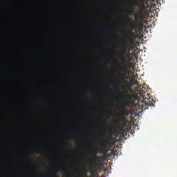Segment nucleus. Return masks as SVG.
<instances>
[{
    "mask_svg": "<svg viewBox=\"0 0 177 177\" xmlns=\"http://www.w3.org/2000/svg\"><path fill=\"white\" fill-rule=\"evenodd\" d=\"M132 48H133V46H131V44H124L123 46L124 52H122V56H120V58L121 59L122 64H124V67L122 68V69L124 71V72H128V69L126 67L127 60L126 59H124V57L129 56V53H127V50H128V52H131V50H132Z\"/></svg>",
    "mask_w": 177,
    "mask_h": 177,
    "instance_id": "obj_1",
    "label": "nucleus"
},
{
    "mask_svg": "<svg viewBox=\"0 0 177 177\" xmlns=\"http://www.w3.org/2000/svg\"><path fill=\"white\" fill-rule=\"evenodd\" d=\"M132 86H137L136 87V90H139V93L140 95V96L143 98V99H146V94H147V91H146V88L145 87H142L141 84H139V82L138 81V80H136V76L133 75V78H132Z\"/></svg>",
    "mask_w": 177,
    "mask_h": 177,
    "instance_id": "obj_2",
    "label": "nucleus"
},
{
    "mask_svg": "<svg viewBox=\"0 0 177 177\" xmlns=\"http://www.w3.org/2000/svg\"><path fill=\"white\" fill-rule=\"evenodd\" d=\"M126 15L127 18V22H129V24H131V30L133 31V30H136L137 28L136 24H135L134 21H133L131 18H129V17H131L132 15L131 10H127Z\"/></svg>",
    "mask_w": 177,
    "mask_h": 177,
    "instance_id": "obj_3",
    "label": "nucleus"
},
{
    "mask_svg": "<svg viewBox=\"0 0 177 177\" xmlns=\"http://www.w3.org/2000/svg\"><path fill=\"white\" fill-rule=\"evenodd\" d=\"M117 136H122L123 137L127 136V130H124V128H118L117 133H116Z\"/></svg>",
    "mask_w": 177,
    "mask_h": 177,
    "instance_id": "obj_4",
    "label": "nucleus"
},
{
    "mask_svg": "<svg viewBox=\"0 0 177 177\" xmlns=\"http://www.w3.org/2000/svg\"><path fill=\"white\" fill-rule=\"evenodd\" d=\"M148 0H141V5H140V8H141V10L142 12H146L147 8H149V5H147L145 6V3H147Z\"/></svg>",
    "mask_w": 177,
    "mask_h": 177,
    "instance_id": "obj_5",
    "label": "nucleus"
},
{
    "mask_svg": "<svg viewBox=\"0 0 177 177\" xmlns=\"http://www.w3.org/2000/svg\"><path fill=\"white\" fill-rule=\"evenodd\" d=\"M124 84L122 90L125 93H128L129 91V88H130L129 84H128V82H127L126 81H124Z\"/></svg>",
    "mask_w": 177,
    "mask_h": 177,
    "instance_id": "obj_6",
    "label": "nucleus"
},
{
    "mask_svg": "<svg viewBox=\"0 0 177 177\" xmlns=\"http://www.w3.org/2000/svg\"><path fill=\"white\" fill-rule=\"evenodd\" d=\"M99 159L100 156H97L95 153H92V155H91L90 161L99 160Z\"/></svg>",
    "mask_w": 177,
    "mask_h": 177,
    "instance_id": "obj_7",
    "label": "nucleus"
},
{
    "mask_svg": "<svg viewBox=\"0 0 177 177\" xmlns=\"http://www.w3.org/2000/svg\"><path fill=\"white\" fill-rule=\"evenodd\" d=\"M108 150L106 147H98L96 150V153H107Z\"/></svg>",
    "mask_w": 177,
    "mask_h": 177,
    "instance_id": "obj_8",
    "label": "nucleus"
},
{
    "mask_svg": "<svg viewBox=\"0 0 177 177\" xmlns=\"http://www.w3.org/2000/svg\"><path fill=\"white\" fill-rule=\"evenodd\" d=\"M125 37L127 38H129V40L133 41L134 40V37L133 32H127L125 34Z\"/></svg>",
    "mask_w": 177,
    "mask_h": 177,
    "instance_id": "obj_9",
    "label": "nucleus"
},
{
    "mask_svg": "<svg viewBox=\"0 0 177 177\" xmlns=\"http://www.w3.org/2000/svg\"><path fill=\"white\" fill-rule=\"evenodd\" d=\"M108 134L109 136V138H107V142H108V143H110L111 142V137L113 136V131L111 128H109V130H108Z\"/></svg>",
    "mask_w": 177,
    "mask_h": 177,
    "instance_id": "obj_10",
    "label": "nucleus"
},
{
    "mask_svg": "<svg viewBox=\"0 0 177 177\" xmlns=\"http://www.w3.org/2000/svg\"><path fill=\"white\" fill-rule=\"evenodd\" d=\"M120 115L121 116H126L129 115L126 108H122V109L120 110Z\"/></svg>",
    "mask_w": 177,
    "mask_h": 177,
    "instance_id": "obj_11",
    "label": "nucleus"
},
{
    "mask_svg": "<svg viewBox=\"0 0 177 177\" xmlns=\"http://www.w3.org/2000/svg\"><path fill=\"white\" fill-rule=\"evenodd\" d=\"M133 6H138V8H140V5H138V3L135 1H130V3H129V8H133Z\"/></svg>",
    "mask_w": 177,
    "mask_h": 177,
    "instance_id": "obj_12",
    "label": "nucleus"
},
{
    "mask_svg": "<svg viewBox=\"0 0 177 177\" xmlns=\"http://www.w3.org/2000/svg\"><path fill=\"white\" fill-rule=\"evenodd\" d=\"M60 169L59 168H55V169H53V171H51V174H55V176H54L55 177H57L56 174H59Z\"/></svg>",
    "mask_w": 177,
    "mask_h": 177,
    "instance_id": "obj_13",
    "label": "nucleus"
},
{
    "mask_svg": "<svg viewBox=\"0 0 177 177\" xmlns=\"http://www.w3.org/2000/svg\"><path fill=\"white\" fill-rule=\"evenodd\" d=\"M115 87H121L122 86V80H119V81H118V82L115 83V84H114Z\"/></svg>",
    "mask_w": 177,
    "mask_h": 177,
    "instance_id": "obj_14",
    "label": "nucleus"
},
{
    "mask_svg": "<svg viewBox=\"0 0 177 177\" xmlns=\"http://www.w3.org/2000/svg\"><path fill=\"white\" fill-rule=\"evenodd\" d=\"M124 103H125V104H129V103H130L129 100V99H125L124 100Z\"/></svg>",
    "mask_w": 177,
    "mask_h": 177,
    "instance_id": "obj_15",
    "label": "nucleus"
},
{
    "mask_svg": "<svg viewBox=\"0 0 177 177\" xmlns=\"http://www.w3.org/2000/svg\"><path fill=\"white\" fill-rule=\"evenodd\" d=\"M127 97L128 99H131V96L130 95V94H127Z\"/></svg>",
    "mask_w": 177,
    "mask_h": 177,
    "instance_id": "obj_16",
    "label": "nucleus"
},
{
    "mask_svg": "<svg viewBox=\"0 0 177 177\" xmlns=\"http://www.w3.org/2000/svg\"><path fill=\"white\" fill-rule=\"evenodd\" d=\"M147 104H148V106H149V105L153 106V104H151V103H147Z\"/></svg>",
    "mask_w": 177,
    "mask_h": 177,
    "instance_id": "obj_17",
    "label": "nucleus"
},
{
    "mask_svg": "<svg viewBox=\"0 0 177 177\" xmlns=\"http://www.w3.org/2000/svg\"><path fill=\"white\" fill-rule=\"evenodd\" d=\"M82 171H83V172H85V174H86V171L85 169H83Z\"/></svg>",
    "mask_w": 177,
    "mask_h": 177,
    "instance_id": "obj_18",
    "label": "nucleus"
},
{
    "mask_svg": "<svg viewBox=\"0 0 177 177\" xmlns=\"http://www.w3.org/2000/svg\"><path fill=\"white\" fill-rule=\"evenodd\" d=\"M84 162H89V160H84Z\"/></svg>",
    "mask_w": 177,
    "mask_h": 177,
    "instance_id": "obj_19",
    "label": "nucleus"
},
{
    "mask_svg": "<svg viewBox=\"0 0 177 177\" xmlns=\"http://www.w3.org/2000/svg\"><path fill=\"white\" fill-rule=\"evenodd\" d=\"M120 100H123V97H120Z\"/></svg>",
    "mask_w": 177,
    "mask_h": 177,
    "instance_id": "obj_20",
    "label": "nucleus"
},
{
    "mask_svg": "<svg viewBox=\"0 0 177 177\" xmlns=\"http://www.w3.org/2000/svg\"><path fill=\"white\" fill-rule=\"evenodd\" d=\"M129 67H131V65H130V66Z\"/></svg>",
    "mask_w": 177,
    "mask_h": 177,
    "instance_id": "obj_21",
    "label": "nucleus"
}]
</instances>
